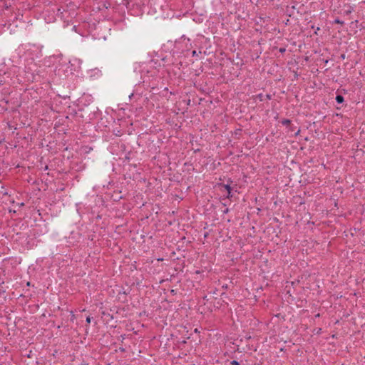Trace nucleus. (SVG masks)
I'll return each mask as SVG.
<instances>
[{
  "label": "nucleus",
  "mask_w": 365,
  "mask_h": 365,
  "mask_svg": "<svg viewBox=\"0 0 365 365\" xmlns=\"http://www.w3.org/2000/svg\"><path fill=\"white\" fill-rule=\"evenodd\" d=\"M156 62L151 61L148 63H143L139 66L138 72L140 73L141 78L143 80L144 83H147L148 86L151 89H155L157 88L156 83L150 80V78H153L157 76L158 71L155 67Z\"/></svg>",
  "instance_id": "1"
},
{
  "label": "nucleus",
  "mask_w": 365,
  "mask_h": 365,
  "mask_svg": "<svg viewBox=\"0 0 365 365\" xmlns=\"http://www.w3.org/2000/svg\"><path fill=\"white\" fill-rule=\"evenodd\" d=\"M175 47L178 50L180 51L181 53L188 51L192 48L190 39L183 36L175 42Z\"/></svg>",
  "instance_id": "2"
},
{
  "label": "nucleus",
  "mask_w": 365,
  "mask_h": 365,
  "mask_svg": "<svg viewBox=\"0 0 365 365\" xmlns=\"http://www.w3.org/2000/svg\"><path fill=\"white\" fill-rule=\"evenodd\" d=\"M92 101L93 97L91 94L83 93L81 96L77 98L76 104L81 110L83 107L90 105Z\"/></svg>",
  "instance_id": "3"
},
{
  "label": "nucleus",
  "mask_w": 365,
  "mask_h": 365,
  "mask_svg": "<svg viewBox=\"0 0 365 365\" xmlns=\"http://www.w3.org/2000/svg\"><path fill=\"white\" fill-rule=\"evenodd\" d=\"M88 78L91 81L98 80L101 78L103 73L98 68H94L87 71Z\"/></svg>",
  "instance_id": "4"
},
{
  "label": "nucleus",
  "mask_w": 365,
  "mask_h": 365,
  "mask_svg": "<svg viewBox=\"0 0 365 365\" xmlns=\"http://www.w3.org/2000/svg\"><path fill=\"white\" fill-rule=\"evenodd\" d=\"M232 180H231V178H228L227 184H224V183H221V182L217 183L218 187H223L225 190H227V193L226 195V198H228V199H230L232 197V191L233 188L230 185V183H232Z\"/></svg>",
  "instance_id": "5"
},
{
  "label": "nucleus",
  "mask_w": 365,
  "mask_h": 365,
  "mask_svg": "<svg viewBox=\"0 0 365 365\" xmlns=\"http://www.w3.org/2000/svg\"><path fill=\"white\" fill-rule=\"evenodd\" d=\"M68 68H70V66L68 63L61 64L57 69L58 75L59 76H61L62 75L67 76Z\"/></svg>",
  "instance_id": "6"
},
{
  "label": "nucleus",
  "mask_w": 365,
  "mask_h": 365,
  "mask_svg": "<svg viewBox=\"0 0 365 365\" xmlns=\"http://www.w3.org/2000/svg\"><path fill=\"white\" fill-rule=\"evenodd\" d=\"M130 293V290H124L120 291L118 294V297L119 300H121L123 302L127 301L126 296Z\"/></svg>",
  "instance_id": "7"
},
{
  "label": "nucleus",
  "mask_w": 365,
  "mask_h": 365,
  "mask_svg": "<svg viewBox=\"0 0 365 365\" xmlns=\"http://www.w3.org/2000/svg\"><path fill=\"white\" fill-rule=\"evenodd\" d=\"M255 100H259V101H263L264 100V96L262 93H259L256 96H253Z\"/></svg>",
  "instance_id": "8"
},
{
  "label": "nucleus",
  "mask_w": 365,
  "mask_h": 365,
  "mask_svg": "<svg viewBox=\"0 0 365 365\" xmlns=\"http://www.w3.org/2000/svg\"><path fill=\"white\" fill-rule=\"evenodd\" d=\"M280 123H281L283 125H284V126H286V127H288V126H289V125H290V124H291L292 121H291V120H289V119H283V120H282L280 121Z\"/></svg>",
  "instance_id": "9"
},
{
  "label": "nucleus",
  "mask_w": 365,
  "mask_h": 365,
  "mask_svg": "<svg viewBox=\"0 0 365 365\" xmlns=\"http://www.w3.org/2000/svg\"><path fill=\"white\" fill-rule=\"evenodd\" d=\"M337 103L341 104L344 101V98L341 95H337L335 98Z\"/></svg>",
  "instance_id": "10"
},
{
  "label": "nucleus",
  "mask_w": 365,
  "mask_h": 365,
  "mask_svg": "<svg viewBox=\"0 0 365 365\" xmlns=\"http://www.w3.org/2000/svg\"><path fill=\"white\" fill-rule=\"evenodd\" d=\"M69 96H61V94L58 93L56 94V97L54 98L55 100H57V98H62L64 101H66L69 99Z\"/></svg>",
  "instance_id": "11"
},
{
  "label": "nucleus",
  "mask_w": 365,
  "mask_h": 365,
  "mask_svg": "<svg viewBox=\"0 0 365 365\" xmlns=\"http://www.w3.org/2000/svg\"><path fill=\"white\" fill-rule=\"evenodd\" d=\"M135 96H138V97H142V93H131L129 96V99L131 101L133 98H134Z\"/></svg>",
  "instance_id": "12"
},
{
  "label": "nucleus",
  "mask_w": 365,
  "mask_h": 365,
  "mask_svg": "<svg viewBox=\"0 0 365 365\" xmlns=\"http://www.w3.org/2000/svg\"><path fill=\"white\" fill-rule=\"evenodd\" d=\"M230 365H244V364H242L241 362H239L236 360H232V361H230Z\"/></svg>",
  "instance_id": "13"
},
{
  "label": "nucleus",
  "mask_w": 365,
  "mask_h": 365,
  "mask_svg": "<svg viewBox=\"0 0 365 365\" xmlns=\"http://www.w3.org/2000/svg\"><path fill=\"white\" fill-rule=\"evenodd\" d=\"M29 70H31V71L32 72V73L34 74V72H36V75L37 76H41L40 74V71H36V70H33L31 68H29Z\"/></svg>",
  "instance_id": "14"
},
{
  "label": "nucleus",
  "mask_w": 365,
  "mask_h": 365,
  "mask_svg": "<svg viewBox=\"0 0 365 365\" xmlns=\"http://www.w3.org/2000/svg\"><path fill=\"white\" fill-rule=\"evenodd\" d=\"M287 128L288 129V131H291V132L294 131V128L292 126V123L290 124L289 126L287 127Z\"/></svg>",
  "instance_id": "15"
},
{
  "label": "nucleus",
  "mask_w": 365,
  "mask_h": 365,
  "mask_svg": "<svg viewBox=\"0 0 365 365\" xmlns=\"http://www.w3.org/2000/svg\"><path fill=\"white\" fill-rule=\"evenodd\" d=\"M272 95H271L269 93H267L266 94V98H267V100H270V99H272Z\"/></svg>",
  "instance_id": "16"
},
{
  "label": "nucleus",
  "mask_w": 365,
  "mask_h": 365,
  "mask_svg": "<svg viewBox=\"0 0 365 365\" xmlns=\"http://www.w3.org/2000/svg\"><path fill=\"white\" fill-rule=\"evenodd\" d=\"M91 321V317L90 316H88L86 319V322L87 324H90Z\"/></svg>",
  "instance_id": "17"
},
{
  "label": "nucleus",
  "mask_w": 365,
  "mask_h": 365,
  "mask_svg": "<svg viewBox=\"0 0 365 365\" xmlns=\"http://www.w3.org/2000/svg\"><path fill=\"white\" fill-rule=\"evenodd\" d=\"M334 22L336 24H343V21H340L339 19H336Z\"/></svg>",
  "instance_id": "18"
},
{
  "label": "nucleus",
  "mask_w": 365,
  "mask_h": 365,
  "mask_svg": "<svg viewBox=\"0 0 365 365\" xmlns=\"http://www.w3.org/2000/svg\"><path fill=\"white\" fill-rule=\"evenodd\" d=\"M197 54L196 51H192V56H197Z\"/></svg>",
  "instance_id": "19"
},
{
  "label": "nucleus",
  "mask_w": 365,
  "mask_h": 365,
  "mask_svg": "<svg viewBox=\"0 0 365 365\" xmlns=\"http://www.w3.org/2000/svg\"><path fill=\"white\" fill-rule=\"evenodd\" d=\"M229 212V209L228 208H226L224 211H223V213L226 214Z\"/></svg>",
  "instance_id": "20"
},
{
  "label": "nucleus",
  "mask_w": 365,
  "mask_h": 365,
  "mask_svg": "<svg viewBox=\"0 0 365 365\" xmlns=\"http://www.w3.org/2000/svg\"><path fill=\"white\" fill-rule=\"evenodd\" d=\"M341 58L342 59H344V58H345V54H341Z\"/></svg>",
  "instance_id": "21"
},
{
  "label": "nucleus",
  "mask_w": 365,
  "mask_h": 365,
  "mask_svg": "<svg viewBox=\"0 0 365 365\" xmlns=\"http://www.w3.org/2000/svg\"><path fill=\"white\" fill-rule=\"evenodd\" d=\"M279 51L280 52H284V51H285V48H280Z\"/></svg>",
  "instance_id": "22"
},
{
  "label": "nucleus",
  "mask_w": 365,
  "mask_h": 365,
  "mask_svg": "<svg viewBox=\"0 0 365 365\" xmlns=\"http://www.w3.org/2000/svg\"><path fill=\"white\" fill-rule=\"evenodd\" d=\"M300 132V130H298L297 132L295 133V135H297Z\"/></svg>",
  "instance_id": "23"
},
{
  "label": "nucleus",
  "mask_w": 365,
  "mask_h": 365,
  "mask_svg": "<svg viewBox=\"0 0 365 365\" xmlns=\"http://www.w3.org/2000/svg\"><path fill=\"white\" fill-rule=\"evenodd\" d=\"M181 343L182 344H186V340L185 339L182 340Z\"/></svg>",
  "instance_id": "24"
},
{
  "label": "nucleus",
  "mask_w": 365,
  "mask_h": 365,
  "mask_svg": "<svg viewBox=\"0 0 365 365\" xmlns=\"http://www.w3.org/2000/svg\"><path fill=\"white\" fill-rule=\"evenodd\" d=\"M26 285L29 287V286L31 285V282H28L26 283Z\"/></svg>",
  "instance_id": "25"
},
{
  "label": "nucleus",
  "mask_w": 365,
  "mask_h": 365,
  "mask_svg": "<svg viewBox=\"0 0 365 365\" xmlns=\"http://www.w3.org/2000/svg\"><path fill=\"white\" fill-rule=\"evenodd\" d=\"M168 91V88H166V87H165V88H164V90H163V91Z\"/></svg>",
  "instance_id": "26"
},
{
  "label": "nucleus",
  "mask_w": 365,
  "mask_h": 365,
  "mask_svg": "<svg viewBox=\"0 0 365 365\" xmlns=\"http://www.w3.org/2000/svg\"><path fill=\"white\" fill-rule=\"evenodd\" d=\"M145 314V312L144 311L143 313H140V316L144 315Z\"/></svg>",
  "instance_id": "27"
},
{
  "label": "nucleus",
  "mask_w": 365,
  "mask_h": 365,
  "mask_svg": "<svg viewBox=\"0 0 365 365\" xmlns=\"http://www.w3.org/2000/svg\"><path fill=\"white\" fill-rule=\"evenodd\" d=\"M222 288H224V289H227V285L222 286Z\"/></svg>",
  "instance_id": "28"
},
{
  "label": "nucleus",
  "mask_w": 365,
  "mask_h": 365,
  "mask_svg": "<svg viewBox=\"0 0 365 365\" xmlns=\"http://www.w3.org/2000/svg\"><path fill=\"white\" fill-rule=\"evenodd\" d=\"M328 61H329L328 60H326V61H324L325 64H327V63H328Z\"/></svg>",
  "instance_id": "29"
},
{
  "label": "nucleus",
  "mask_w": 365,
  "mask_h": 365,
  "mask_svg": "<svg viewBox=\"0 0 365 365\" xmlns=\"http://www.w3.org/2000/svg\"><path fill=\"white\" fill-rule=\"evenodd\" d=\"M203 299H204L205 300H207V297H206V296H205V297H203Z\"/></svg>",
  "instance_id": "30"
},
{
  "label": "nucleus",
  "mask_w": 365,
  "mask_h": 365,
  "mask_svg": "<svg viewBox=\"0 0 365 365\" xmlns=\"http://www.w3.org/2000/svg\"><path fill=\"white\" fill-rule=\"evenodd\" d=\"M275 119H277L278 118V114L276 115V117H274Z\"/></svg>",
  "instance_id": "31"
}]
</instances>
